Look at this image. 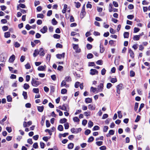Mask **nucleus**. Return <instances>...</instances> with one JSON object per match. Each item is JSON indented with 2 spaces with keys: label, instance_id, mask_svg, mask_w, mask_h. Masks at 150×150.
<instances>
[{
  "label": "nucleus",
  "instance_id": "3",
  "mask_svg": "<svg viewBox=\"0 0 150 150\" xmlns=\"http://www.w3.org/2000/svg\"><path fill=\"white\" fill-rule=\"evenodd\" d=\"M73 48V49L75 50V52L76 53H79L81 52V49L79 48L78 45L72 44Z\"/></svg>",
  "mask_w": 150,
  "mask_h": 150
},
{
  "label": "nucleus",
  "instance_id": "9",
  "mask_svg": "<svg viewBox=\"0 0 150 150\" xmlns=\"http://www.w3.org/2000/svg\"><path fill=\"white\" fill-rule=\"evenodd\" d=\"M47 30V27L46 26H44L41 29L40 31L43 33H46Z\"/></svg>",
  "mask_w": 150,
  "mask_h": 150
},
{
  "label": "nucleus",
  "instance_id": "39",
  "mask_svg": "<svg viewBox=\"0 0 150 150\" xmlns=\"http://www.w3.org/2000/svg\"><path fill=\"white\" fill-rule=\"evenodd\" d=\"M117 114L118 115V117L119 118H121L122 117V114L121 112V111H120L117 112Z\"/></svg>",
  "mask_w": 150,
  "mask_h": 150
},
{
  "label": "nucleus",
  "instance_id": "51",
  "mask_svg": "<svg viewBox=\"0 0 150 150\" xmlns=\"http://www.w3.org/2000/svg\"><path fill=\"white\" fill-rule=\"evenodd\" d=\"M94 140V138L93 137H90L88 140V142H92Z\"/></svg>",
  "mask_w": 150,
  "mask_h": 150
},
{
  "label": "nucleus",
  "instance_id": "22",
  "mask_svg": "<svg viewBox=\"0 0 150 150\" xmlns=\"http://www.w3.org/2000/svg\"><path fill=\"white\" fill-rule=\"evenodd\" d=\"M117 81V80L116 78H112L111 79L110 81L112 83H114Z\"/></svg>",
  "mask_w": 150,
  "mask_h": 150
},
{
  "label": "nucleus",
  "instance_id": "30",
  "mask_svg": "<svg viewBox=\"0 0 150 150\" xmlns=\"http://www.w3.org/2000/svg\"><path fill=\"white\" fill-rule=\"evenodd\" d=\"M22 95L24 97V98L25 99H26L27 98L28 96L27 95V93L26 92L23 91Z\"/></svg>",
  "mask_w": 150,
  "mask_h": 150
},
{
  "label": "nucleus",
  "instance_id": "31",
  "mask_svg": "<svg viewBox=\"0 0 150 150\" xmlns=\"http://www.w3.org/2000/svg\"><path fill=\"white\" fill-rule=\"evenodd\" d=\"M64 80H65L66 81L69 82L71 81V78L69 76H67L66 77Z\"/></svg>",
  "mask_w": 150,
  "mask_h": 150
},
{
  "label": "nucleus",
  "instance_id": "25",
  "mask_svg": "<svg viewBox=\"0 0 150 150\" xmlns=\"http://www.w3.org/2000/svg\"><path fill=\"white\" fill-rule=\"evenodd\" d=\"M74 146V144L72 143H69L68 146V148L69 149H71L73 148Z\"/></svg>",
  "mask_w": 150,
  "mask_h": 150
},
{
  "label": "nucleus",
  "instance_id": "46",
  "mask_svg": "<svg viewBox=\"0 0 150 150\" xmlns=\"http://www.w3.org/2000/svg\"><path fill=\"white\" fill-rule=\"evenodd\" d=\"M112 86V84L110 83H108L107 84L106 87L108 89H109Z\"/></svg>",
  "mask_w": 150,
  "mask_h": 150
},
{
  "label": "nucleus",
  "instance_id": "10",
  "mask_svg": "<svg viewBox=\"0 0 150 150\" xmlns=\"http://www.w3.org/2000/svg\"><path fill=\"white\" fill-rule=\"evenodd\" d=\"M46 67V66L45 65L44 66H40L38 67V69L39 71H45Z\"/></svg>",
  "mask_w": 150,
  "mask_h": 150
},
{
  "label": "nucleus",
  "instance_id": "61",
  "mask_svg": "<svg viewBox=\"0 0 150 150\" xmlns=\"http://www.w3.org/2000/svg\"><path fill=\"white\" fill-rule=\"evenodd\" d=\"M25 57L24 56H22L20 58V61L21 62H23L25 59Z\"/></svg>",
  "mask_w": 150,
  "mask_h": 150
},
{
  "label": "nucleus",
  "instance_id": "48",
  "mask_svg": "<svg viewBox=\"0 0 150 150\" xmlns=\"http://www.w3.org/2000/svg\"><path fill=\"white\" fill-rule=\"evenodd\" d=\"M138 103H135L134 107V110L135 111L137 110L138 106Z\"/></svg>",
  "mask_w": 150,
  "mask_h": 150
},
{
  "label": "nucleus",
  "instance_id": "40",
  "mask_svg": "<svg viewBox=\"0 0 150 150\" xmlns=\"http://www.w3.org/2000/svg\"><path fill=\"white\" fill-rule=\"evenodd\" d=\"M7 101L8 102H11L12 100V98L10 96H8L7 97Z\"/></svg>",
  "mask_w": 150,
  "mask_h": 150
},
{
  "label": "nucleus",
  "instance_id": "8",
  "mask_svg": "<svg viewBox=\"0 0 150 150\" xmlns=\"http://www.w3.org/2000/svg\"><path fill=\"white\" fill-rule=\"evenodd\" d=\"M65 53H63L62 54H58L56 55L57 58L59 59H61L62 58H64V57Z\"/></svg>",
  "mask_w": 150,
  "mask_h": 150
},
{
  "label": "nucleus",
  "instance_id": "6",
  "mask_svg": "<svg viewBox=\"0 0 150 150\" xmlns=\"http://www.w3.org/2000/svg\"><path fill=\"white\" fill-rule=\"evenodd\" d=\"M64 86L66 88H68L69 87V85L66 84V81L64 80L62 81L61 84V87Z\"/></svg>",
  "mask_w": 150,
  "mask_h": 150
},
{
  "label": "nucleus",
  "instance_id": "52",
  "mask_svg": "<svg viewBox=\"0 0 150 150\" xmlns=\"http://www.w3.org/2000/svg\"><path fill=\"white\" fill-rule=\"evenodd\" d=\"M25 28L27 30H29L32 28V27L30 26L29 24H27L25 26Z\"/></svg>",
  "mask_w": 150,
  "mask_h": 150
},
{
  "label": "nucleus",
  "instance_id": "44",
  "mask_svg": "<svg viewBox=\"0 0 150 150\" xmlns=\"http://www.w3.org/2000/svg\"><path fill=\"white\" fill-rule=\"evenodd\" d=\"M108 129V127L107 126H104V127L103 128V131L104 132H106L107 131Z\"/></svg>",
  "mask_w": 150,
  "mask_h": 150
},
{
  "label": "nucleus",
  "instance_id": "21",
  "mask_svg": "<svg viewBox=\"0 0 150 150\" xmlns=\"http://www.w3.org/2000/svg\"><path fill=\"white\" fill-rule=\"evenodd\" d=\"M39 54L38 50H35L34 51V52L33 54L34 57H35Z\"/></svg>",
  "mask_w": 150,
  "mask_h": 150
},
{
  "label": "nucleus",
  "instance_id": "37",
  "mask_svg": "<svg viewBox=\"0 0 150 150\" xmlns=\"http://www.w3.org/2000/svg\"><path fill=\"white\" fill-rule=\"evenodd\" d=\"M93 125V122L91 121H90L88 123V127H92Z\"/></svg>",
  "mask_w": 150,
  "mask_h": 150
},
{
  "label": "nucleus",
  "instance_id": "42",
  "mask_svg": "<svg viewBox=\"0 0 150 150\" xmlns=\"http://www.w3.org/2000/svg\"><path fill=\"white\" fill-rule=\"evenodd\" d=\"M6 130L9 132L10 133L12 131V129L11 127H7L6 128Z\"/></svg>",
  "mask_w": 150,
  "mask_h": 150
},
{
  "label": "nucleus",
  "instance_id": "24",
  "mask_svg": "<svg viewBox=\"0 0 150 150\" xmlns=\"http://www.w3.org/2000/svg\"><path fill=\"white\" fill-rule=\"evenodd\" d=\"M38 111L40 112H42L44 109V107L42 106H38Z\"/></svg>",
  "mask_w": 150,
  "mask_h": 150
},
{
  "label": "nucleus",
  "instance_id": "36",
  "mask_svg": "<svg viewBox=\"0 0 150 150\" xmlns=\"http://www.w3.org/2000/svg\"><path fill=\"white\" fill-rule=\"evenodd\" d=\"M52 23L53 25H56L57 23V22L55 20L54 18L52 19Z\"/></svg>",
  "mask_w": 150,
  "mask_h": 150
},
{
  "label": "nucleus",
  "instance_id": "57",
  "mask_svg": "<svg viewBox=\"0 0 150 150\" xmlns=\"http://www.w3.org/2000/svg\"><path fill=\"white\" fill-rule=\"evenodd\" d=\"M20 11H21V12L23 14H25V13H26L27 11V10H25L23 9H20Z\"/></svg>",
  "mask_w": 150,
  "mask_h": 150
},
{
  "label": "nucleus",
  "instance_id": "53",
  "mask_svg": "<svg viewBox=\"0 0 150 150\" xmlns=\"http://www.w3.org/2000/svg\"><path fill=\"white\" fill-rule=\"evenodd\" d=\"M91 130L89 129H87L85 132V134L86 135H88L91 133Z\"/></svg>",
  "mask_w": 150,
  "mask_h": 150
},
{
  "label": "nucleus",
  "instance_id": "14",
  "mask_svg": "<svg viewBox=\"0 0 150 150\" xmlns=\"http://www.w3.org/2000/svg\"><path fill=\"white\" fill-rule=\"evenodd\" d=\"M15 57L14 55H12L9 58V62H12L14 61L15 59Z\"/></svg>",
  "mask_w": 150,
  "mask_h": 150
},
{
  "label": "nucleus",
  "instance_id": "41",
  "mask_svg": "<svg viewBox=\"0 0 150 150\" xmlns=\"http://www.w3.org/2000/svg\"><path fill=\"white\" fill-rule=\"evenodd\" d=\"M106 70L105 68H103L101 71V74L102 75H104L106 73Z\"/></svg>",
  "mask_w": 150,
  "mask_h": 150
},
{
  "label": "nucleus",
  "instance_id": "58",
  "mask_svg": "<svg viewBox=\"0 0 150 150\" xmlns=\"http://www.w3.org/2000/svg\"><path fill=\"white\" fill-rule=\"evenodd\" d=\"M33 147L35 149L38 148V143L37 142L34 143L33 144Z\"/></svg>",
  "mask_w": 150,
  "mask_h": 150
},
{
  "label": "nucleus",
  "instance_id": "16",
  "mask_svg": "<svg viewBox=\"0 0 150 150\" xmlns=\"http://www.w3.org/2000/svg\"><path fill=\"white\" fill-rule=\"evenodd\" d=\"M92 102V99L91 98H88L85 99V102L87 103H91Z\"/></svg>",
  "mask_w": 150,
  "mask_h": 150
},
{
  "label": "nucleus",
  "instance_id": "35",
  "mask_svg": "<svg viewBox=\"0 0 150 150\" xmlns=\"http://www.w3.org/2000/svg\"><path fill=\"white\" fill-rule=\"evenodd\" d=\"M67 90L66 89L64 88L62 89L61 91V93L62 94H65L67 93Z\"/></svg>",
  "mask_w": 150,
  "mask_h": 150
},
{
  "label": "nucleus",
  "instance_id": "34",
  "mask_svg": "<svg viewBox=\"0 0 150 150\" xmlns=\"http://www.w3.org/2000/svg\"><path fill=\"white\" fill-rule=\"evenodd\" d=\"M74 3L75 5V6L77 8H79L81 6V4L79 2H74Z\"/></svg>",
  "mask_w": 150,
  "mask_h": 150
},
{
  "label": "nucleus",
  "instance_id": "17",
  "mask_svg": "<svg viewBox=\"0 0 150 150\" xmlns=\"http://www.w3.org/2000/svg\"><path fill=\"white\" fill-rule=\"evenodd\" d=\"M73 120L74 122H76L79 123L80 121V120L78 117H76L73 118Z\"/></svg>",
  "mask_w": 150,
  "mask_h": 150
},
{
  "label": "nucleus",
  "instance_id": "26",
  "mask_svg": "<svg viewBox=\"0 0 150 150\" xmlns=\"http://www.w3.org/2000/svg\"><path fill=\"white\" fill-rule=\"evenodd\" d=\"M0 60L2 62H5L6 61V59L3 55H0Z\"/></svg>",
  "mask_w": 150,
  "mask_h": 150
},
{
  "label": "nucleus",
  "instance_id": "20",
  "mask_svg": "<svg viewBox=\"0 0 150 150\" xmlns=\"http://www.w3.org/2000/svg\"><path fill=\"white\" fill-rule=\"evenodd\" d=\"M4 37L5 38H8L10 36V34L9 32H6L4 33Z\"/></svg>",
  "mask_w": 150,
  "mask_h": 150
},
{
  "label": "nucleus",
  "instance_id": "32",
  "mask_svg": "<svg viewBox=\"0 0 150 150\" xmlns=\"http://www.w3.org/2000/svg\"><path fill=\"white\" fill-rule=\"evenodd\" d=\"M58 129L60 131H62L63 130V126L61 125H59L58 127Z\"/></svg>",
  "mask_w": 150,
  "mask_h": 150
},
{
  "label": "nucleus",
  "instance_id": "23",
  "mask_svg": "<svg viewBox=\"0 0 150 150\" xmlns=\"http://www.w3.org/2000/svg\"><path fill=\"white\" fill-rule=\"evenodd\" d=\"M40 55L41 56H44L45 55V53L44 52V50L43 48H41L40 49Z\"/></svg>",
  "mask_w": 150,
  "mask_h": 150
},
{
  "label": "nucleus",
  "instance_id": "49",
  "mask_svg": "<svg viewBox=\"0 0 150 150\" xmlns=\"http://www.w3.org/2000/svg\"><path fill=\"white\" fill-rule=\"evenodd\" d=\"M135 75V73L134 72L132 71H130V76L131 77H133Z\"/></svg>",
  "mask_w": 150,
  "mask_h": 150
},
{
  "label": "nucleus",
  "instance_id": "45",
  "mask_svg": "<svg viewBox=\"0 0 150 150\" xmlns=\"http://www.w3.org/2000/svg\"><path fill=\"white\" fill-rule=\"evenodd\" d=\"M93 55L91 53L88 54L87 55V58L88 59H91L93 58Z\"/></svg>",
  "mask_w": 150,
  "mask_h": 150
},
{
  "label": "nucleus",
  "instance_id": "7",
  "mask_svg": "<svg viewBox=\"0 0 150 150\" xmlns=\"http://www.w3.org/2000/svg\"><path fill=\"white\" fill-rule=\"evenodd\" d=\"M103 84L102 83H101L98 86V91H101L103 89Z\"/></svg>",
  "mask_w": 150,
  "mask_h": 150
},
{
  "label": "nucleus",
  "instance_id": "2",
  "mask_svg": "<svg viewBox=\"0 0 150 150\" xmlns=\"http://www.w3.org/2000/svg\"><path fill=\"white\" fill-rule=\"evenodd\" d=\"M123 88V85L122 84L120 83L116 87V91L117 93L120 94V91Z\"/></svg>",
  "mask_w": 150,
  "mask_h": 150
},
{
  "label": "nucleus",
  "instance_id": "13",
  "mask_svg": "<svg viewBox=\"0 0 150 150\" xmlns=\"http://www.w3.org/2000/svg\"><path fill=\"white\" fill-rule=\"evenodd\" d=\"M142 36V35H139L134 36L133 37L134 40L135 41L138 40H139L140 37Z\"/></svg>",
  "mask_w": 150,
  "mask_h": 150
},
{
  "label": "nucleus",
  "instance_id": "59",
  "mask_svg": "<svg viewBox=\"0 0 150 150\" xmlns=\"http://www.w3.org/2000/svg\"><path fill=\"white\" fill-rule=\"evenodd\" d=\"M19 6L20 7L23 8H26V6L23 4H19Z\"/></svg>",
  "mask_w": 150,
  "mask_h": 150
},
{
  "label": "nucleus",
  "instance_id": "38",
  "mask_svg": "<svg viewBox=\"0 0 150 150\" xmlns=\"http://www.w3.org/2000/svg\"><path fill=\"white\" fill-rule=\"evenodd\" d=\"M92 45L90 44H88L86 45V47L88 50L91 49L92 48Z\"/></svg>",
  "mask_w": 150,
  "mask_h": 150
},
{
  "label": "nucleus",
  "instance_id": "47",
  "mask_svg": "<svg viewBox=\"0 0 150 150\" xmlns=\"http://www.w3.org/2000/svg\"><path fill=\"white\" fill-rule=\"evenodd\" d=\"M134 17V16L133 15H130L127 16V18L129 19L132 20Z\"/></svg>",
  "mask_w": 150,
  "mask_h": 150
},
{
  "label": "nucleus",
  "instance_id": "60",
  "mask_svg": "<svg viewBox=\"0 0 150 150\" xmlns=\"http://www.w3.org/2000/svg\"><path fill=\"white\" fill-rule=\"evenodd\" d=\"M96 143L98 146H100L102 144L103 142L102 141H98Z\"/></svg>",
  "mask_w": 150,
  "mask_h": 150
},
{
  "label": "nucleus",
  "instance_id": "18",
  "mask_svg": "<svg viewBox=\"0 0 150 150\" xmlns=\"http://www.w3.org/2000/svg\"><path fill=\"white\" fill-rule=\"evenodd\" d=\"M98 89L96 88L93 87H91V91H92L93 92L95 93V92L97 91V92H98V91L97 90Z\"/></svg>",
  "mask_w": 150,
  "mask_h": 150
},
{
  "label": "nucleus",
  "instance_id": "56",
  "mask_svg": "<svg viewBox=\"0 0 150 150\" xmlns=\"http://www.w3.org/2000/svg\"><path fill=\"white\" fill-rule=\"evenodd\" d=\"M64 126L65 129H68L69 128V125L68 123H67L64 124Z\"/></svg>",
  "mask_w": 150,
  "mask_h": 150
},
{
  "label": "nucleus",
  "instance_id": "50",
  "mask_svg": "<svg viewBox=\"0 0 150 150\" xmlns=\"http://www.w3.org/2000/svg\"><path fill=\"white\" fill-rule=\"evenodd\" d=\"M109 11L110 12H111L112 11V4H110L109 5Z\"/></svg>",
  "mask_w": 150,
  "mask_h": 150
},
{
  "label": "nucleus",
  "instance_id": "28",
  "mask_svg": "<svg viewBox=\"0 0 150 150\" xmlns=\"http://www.w3.org/2000/svg\"><path fill=\"white\" fill-rule=\"evenodd\" d=\"M67 121V119L65 118L61 119L60 120V122L61 123H63L66 122Z\"/></svg>",
  "mask_w": 150,
  "mask_h": 150
},
{
  "label": "nucleus",
  "instance_id": "11",
  "mask_svg": "<svg viewBox=\"0 0 150 150\" xmlns=\"http://www.w3.org/2000/svg\"><path fill=\"white\" fill-rule=\"evenodd\" d=\"M86 14V12L85 11V10L81 9V11L80 14L81 18H83L84 15H85Z\"/></svg>",
  "mask_w": 150,
  "mask_h": 150
},
{
  "label": "nucleus",
  "instance_id": "15",
  "mask_svg": "<svg viewBox=\"0 0 150 150\" xmlns=\"http://www.w3.org/2000/svg\"><path fill=\"white\" fill-rule=\"evenodd\" d=\"M88 108L91 110H94L95 109V106L93 105L90 104L88 105Z\"/></svg>",
  "mask_w": 150,
  "mask_h": 150
},
{
  "label": "nucleus",
  "instance_id": "63",
  "mask_svg": "<svg viewBox=\"0 0 150 150\" xmlns=\"http://www.w3.org/2000/svg\"><path fill=\"white\" fill-rule=\"evenodd\" d=\"M2 29L4 31H6L8 30V27L6 26H4L2 27Z\"/></svg>",
  "mask_w": 150,
  "mask_h": 150
},
{
  "label": "nucleus",
  "instance_id": "5",
  "mask_svg": "<svg viewBox=\"0 0 150 150\" xmlns=\"http://www.w3.org/2000/svg\"><path fill=\"white\" fill-rule=\"evenodd\" d=\"M90 74L92 75L98 74V71L95 69H91L90 70Z\"/></svg>",
  "mask_w": 150,
  "mask_h": 150
},
{
  "label": "nucleus",
  "instance_id": "4",
  "mask_svg": "<svg viewBox=\"0 0 150 150\" xmlns=\"http://www.w3.org/2000/svg\"><path fill=\"white\" fill-rule=\"evenodd\" d=\"M62 110L64 111H69V108L68 105L66 104H63L62 105Z\"/></svg>",
  "mask_w": 150,
  "mask_h": 150
},
{
  "label": "nucleus",
  "instance_id": "29",
  "mask_svg": "<svg viewBox=\"0 0 150 150\" xmlns=\"http://www.w3.org/2000/svg\"><path fill=\"white\" fill-rule=\"evenodd\" d=\"M33 93H38L39 92V89L38 88H34L33 89Z\"/></svg>",
  "mask_w": 150,
  "mask_h": 150
},
{
  "label": "nucleus",
  "instance_id": "33",
  "mask_svg": "<svg viewBox=\"0 0 150 150\" xmlns=\"http://www.w3.org/2000/svg\"><path fill=\"white\" fill-rule=\"evenodd\" d=\"M44 16L43 14H38L37 15V17L38 18H43Z\"/></svg>",
  "mask_w": 150,
  "mask_h": 150
},
{
  "label": "nucleus",
  "instance_id": "12",
  "mask_svg": "<svg viewBox=\"0 0 150 150\" xmlns=\"http://www.w3.org/2000/svg\"><path fill=\"white\" fill-rule=\"evenodd\" d=\"M129 53L130 54V56L132 58L134 57V53L133 52L131 49L129 50Z\"/></svg>",
  "mask_w": 150,
  "mask_h": 150
},
{
  "label": "nucleus",
  "instance_id": "19",
  "mask_svg": "<svg viewBox=\"0 0 150 150\" xmlns=\"http://www.w3.org/2000/svg\"><path fill=\"white\" fill-rule=\"evenodd\" d=\"M23 87L24 89L27 90L29 88L30 86L28 84L25 83L24 84Z\"/></svg>",
  "mask_w": 150,
  "mask_h": 150
},
{
  "label": "nucleus",
  "instance_id": "62",
  "mask_svg": "<svg viewBox=\"0 0 150 150\" xmlns=\"http://www.w3.org/2000/svg\"><path fill=\"white\" fill-rule=\"evenodd\" d=\"M87 122V120H83L82 121V124L83 125L85 126Z\"/></svg>",
  "mask_w": 150,
  "mask_h": 150
},
{
  "label": "nucleus",
  "instance_id": "55",
  "mask_svg": "<svg viewBox=\"0 0 150 150\" xmlns=\"http://www.w3.org/2000/svg\"><path fill=\"white\" fill-rule=\"evenodd\" d=\"M52 13V10H49L48 11L47 13V16H50Z\"/></svg>",
  "mask_w": 150,
  "mask_h": 150
},
{
  "label": "nucleus",
  "instance_id": "43",
  "mask_svg": "<svg viewBox=\"0 0 150 150\" xmlns=\"http://www.w3.org/2000/svg\"><path fill=\"white\" fill-rule=\"evenodd\" d=\"M53 37L55 38L59 39L60 37V36L57 34H54L53 35Z\"/></svg>",
  "mask_w": 150,
  "mask_h": 150
},
{
  "label": "nucleus",
  "instance_id": "27",
  "mask_svg": "<svg viewBox=\"0 0 150 150\" xmlns=\"http://www.w3.org/2000/svg\"><path fill=\"white\" fill-rule=\"evenodd\" d=\"M129 36V33L128 32H125L124 33V37L125 38H128Z\"/></svg>",
  "mask_w": 150,
  "mask_h": 150
},
{
  "label": "nucleus",
  "instance_id": "1",
  "mask_svg": "<svg viewBox=\"0 0 150 150\" xmlns=\"http://www.w3.org/2000/svg\"><path fill=\"white\" fill-rule=\"evenodd\" d=\"M31 83L32 85L35 87H37L41 84V83L40 82L37 81L33 78H32Z\"/></svg>",
  "mask_w": 150,
  "mask_h": 150
},
{
  "label": "nucleus",
  "instance_id": "64",
  "mask_svg": "<svg viewBox=\"0 0 150 150\" xmlns=\"http://www.w3.org/2000/svg\"><path fill=\"white\" fill-rule=\"evenodd\" d=\"M100 150H105L106 149V147L105 146H102L100 147Z\"/></svg>",
  "mask_w": 150,
  "mask_h": 150
},
{
  "label": "nucleus",
  "instance_id": "54",
  "mask_svg": "<svg viewBox=\"0 0 150 150\" xmlns=\"http://www.w3.org/2000/svg\"><path fill=\"white\" fill-rule=\"evenodd\" d=\"M139 30H140V29L139 28H137L135 27L134 29V33H137L139 31Z\"/></svg>",
  "mask_w": 150,
  "mask_h": 150
}]
</instances>
